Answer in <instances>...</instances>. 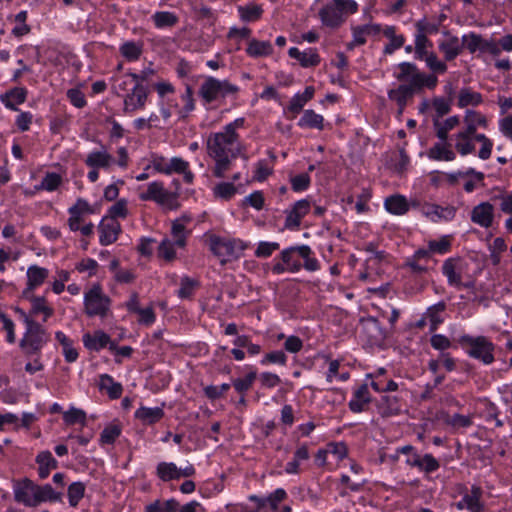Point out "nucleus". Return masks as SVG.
Wrapping results in <instances>:
<instances>
[{
	"mask_svg": "<svg viewBox=\"0 0 512 512\" xmlns=\"http://www.w3.org/2000/svg\"><path fill=\"white\" fill-rule=\"evenodd\" d=\"M99 388L100 390H105L111 399L119 398L123 391L122 385L115 382L108 374L100 376Z\"/></svg>",
	"mask_w": 512,
	"mask_h": 512,
	"instance_id": "obj_32",
	"label": "nucleus"
},
{
	"mask_svg": "<svg viewBox=\"0 0 512 512\" xmlns=\"http://www.w3.org/2000/svg\"><path fill=\"white\" fill-rule=\"evenodd\" d=\"M158 255L167 261H172L176 256L174 244L170 240L164 239L159 245Z\"/></svg>",
	"mask_w": 512,
	"mask_h": 512,
	"instance_id": "obj_61",
	"label": "nucleus"
},
{
	"mask_svg": "<svg viewBox=\"0 0 512 512\" xmlns=\"http://www.w3.org/2000/svg\"><path fill=\"white\" fill-rule=\"evenodd\" d=\"M164 416V411L160 407L148 408L140 407L135 412V417L145 425H151L160 421Z\"/></svg>",
	"mask_w": 512,
	"mask_h": 512,
	"instance_id": "obj_29",
	"label": "nucleus"
},
{
	"mask_svg": "<svg viewBox=\"0 0 512 512\" xmlns=\"http://www.w3.org/2000/svg\"><path fill=\"white\" fill-rule=\"evenodd\" d=\"M157 475L162 481L179 479L178 468L174 463L160 462L157 465Z\"/></svg>",
	"mask_w": 512,
	"mask_h": 512,
	"instance_id": "obj_44",
	"label": "nucleus"
},
{
	"mask_svg": "<svg viewBox=\"0 0 512 512\" xmlns=\"http://www.w3.org/2000/svg\"><path fill=\"white\" fill-rule=\"evenodd\" d=\"M30 302L32 304V315L42 313L44 315L43 321H46L50 316L53 315L54 310L48 306L44 297L32 296L30 298Z\"/></svg>",
	"mask_w": 512,
	"mask_h": 512,
	"instance_id": "obj_43",
	"label": "nucleus"
},
{
	"mask_svg": "<svg viewBox=\"0 0 512 512\" xmlns=\"http://www.w3.org/2000/svg\"><path fill=\"white\" fill-rule=\"evenodd\" d=\"M207 153L215 161L213 174L223 178L230 170L231 163L239 155H244V147L239 139H233L223 132L212 133L207 139Z\"/></svg>",
	"mask_w": 512,
	"mask_h": 512,
	"instance_id": "obj_1",
	"label": "nucleus"
},
{
	"mask_svg": "<svg viewBox=\"0 0 512 512\" xmlns=\"http://www.w3.org/2000/svg\"><path fill=\"white\" fill-rule=\"evenodd\" d=\"M423 214L432 221L452 220L455 217L456 209L453 206L442 207L437 204H424L422 207Z\"/></svg>",
	"mask_w": 512,
	"mask_h": 512,
	"instance_id": "obj_16",
	"label": "nucleus"
},
{
	"mask_svg": "<svg viewBox=\"0 0 512 512\" xmlns=\"http://www.w3.org/2000/svg\"><path fill=\"white\" fill-rule=\"evenodd\" d=\"M319 16L324 25L332 28L338 27L344 22L343 14L333 4L324 6L320 10Z\"/></svg>",
	"mask_w": 512,
	"mask_h": 512,
	"instance_id": "obj_20",
	"label": "nucleus"
},
{
	"mask_svg": "<svg viewBox=\"0 0 512 512\" xmlns=\"http://www.w3.org/2000/svg\"><path fill=\"white\" fill-rule=\"evenodd\" d=\"M239 88L227 80H219L214 77L205 78L199 89V94L206 103H212L229 94H236Z\"/></svg>",
	"mask_w": 512,
	"mask_h": 512,
	"instance_id": "obj_5",
	"label": "nucleus"
},
{
	"mask_svg": "<svg viewBox=\"0 0 512 512\" xmlns=\"http://www.w3.org/2000/svg\"><path fill=\"white\" fill-rule=\"evenodd\" d=\"M83 343L87 349L99 351L100 349L106 347L107 345L110 346L112 342L108 334L101 330H98L92 335L89 333L85 334L83 336Z\"/></svg>",
	"mask_w": 512,
	"mask_h": 512,
	"instance_id": "obj_23",
	"label": "nucleus"
},
{
	"mask_svg": "<svg viewBox=\"0 0 512 512\" xmlns=\"http://www.w3.org/2000/svg\"><path fill=\"white\" fill-rule=\"evenodd\" d=\"M481 38V35L474 32H471L468 35H464L462 37L463 47L465 46L470 53H475L480 49Z\"/></svg>",
	"mask_w": 512,
	"mask_h": 512,
	"instance_id": "obj_60",
	"label": "nucleus"
},
{
	"mask_svg": "<svg viewBox=\"0 0 512 512\" xmlns=\"http://www.w3.org/2000/svg\"><path fill=\"white\" fill-rule=\"evenodd\" d=\"M429 156L435 160L453 161L456 158V154L450 148L445 147L442 144H435L429 150Z\"/></svg>",
	"mask_w": 512,
	"mask_h": 512,
	"instance_id": "obj_46",
	"label": "nucleus"
},
{
	"mask_svg": "<svg viewBox=\"0 0 512 512\" xmlns=\"http://www.w3.org/2000/svg\"><path fill=\"white\" fill-rule=\"evenodd\" d=\"M442 272L447 277L448 283L453 286H461L462 279L461 275L456 273V260L449 258L444 261L442 266Z\"/></svg>",
	"mask_w": 512,
	"mask_h": 512,
	"instance_id": "obj_40",
	"label": "nucleus"
},
{
	"mask_svg": "<svg viewBox=\"0 0 512 512\" xmlns=\"http://www.w3.org/2000/svg\"><path fill=\"white\" fill-rule=\"evenodd\" d=\"M98 231L100 244L107 246L117 241L121 225L116 219L104 217L98 225Z\"/></svg>",
	"mask_w": 512,
	"mask_h": 512,
	"instance_id": "obj_9",
	"label": "nucleus"
},
{
	"mask_svg": "<svg viewBox=\"0 0 512 512\" xmlns=\"http://www.w3.org/2000/svg\"><path fill=\"white\" fill-rule=\"evenodd\" d=\"M256 377V371H251L244 378L235 379L233 381V386L237 392L244 393L252 387Z\"/></svg>",
	"mask_w": 512,
	"mask_h": 512,
	"instance_id": "obj_53",
	"label": "nucleus"
},
{
	"mask_svg": "<svg viewBox=\"0 0 512 512\" xmlns=\"http://www.w3.org/2000/svg\"><path fill=\"white\" fill-rule=\"evenodd\" d=\"M48 340L49 335L39 323H30L29 326H26V331L20 340L19 346L26 356H38Z\"/></svg>",
	"mask_w": 512,
	"mask_h": 512,
	"instance_id": "obj_4",
	"label": "nucleus"
},
{
	"mask_svg": "<svg viewBox=\"0 0 512 512\" xmlns=\"http://www.w3.org/2000/svg\"><path fill=\"white\" fill-rule=\"evenodd\" d=\"M287 498V493L284 489L278 488L267 497H265L266 505L275 511L278 509L279 504Z\"/></svg>",
	"mask_w": 512,
	"mask_h": 512,
	"instance_id": "obj_57",
	"label": "nucleus"
},
{
	"mask_svg": "<svg viewBox=\"0 0 512 512\" xmlns=\"http://www.w3.org/2000/svg\"><path fill=\"white\" fill-rule=\"evenodd\" d=\"M197 286V282L189 277H183L180 282L178 296L182 299L190 298Z\"/></svg>",
	"mask_w": 512,
	"mask_h": 512,
	"instance_id": "obj_55",
	"label": "nucleus"
},
{
	"mask_svg": "<svg viewBox=\"0 0 512 512\" xmlns=\"http://www.w3.org/2000/svg\"><path fill=\"white\" fill-rule=\"evenodd\" d=\"M481 496L482 489L478 486H472L470 493H466L463 496L466 509L470 512H482L484 505L480 501Z\"/></svg>",
	"mask_w": 512,
	"mask_h": 512,
	"instance_id": "obj_30",
	"label": "nucleus"
},
{
	"mask_svg": "<svg viewBox=\"0 0 512 512\" xmlns=\"http://www.w3.org/2000/svg\"><path fill=\"white\" fill-rule=\"evenodd\" d=\"M363 332L372 345H380L386 339L385 330L375 318H369L363 323Z\"/></svg>",
	"mask_w": 512,
	"mask_h": 512,
	"instance_id": "obj_17",
	"label": "nucleus"
},
{
	"mask_svg": "<svg viewBox=\"0 0 512 512\" xmlns=\"http://www.w3.org/2000/svg\"><path fill=\"white\" fill-rule=\"evenodd\" d=\"M399 72L394 77L400 82H411L415 92L424 87L433 89L436 87L438 79L434 74L421 73L414 63L402 62L398 64Z\"/></svg>",
	"mask_w": 512,
	"mask_h": 512,
	"instance_id": "obj_2",
	"label": "nucleus"
},
{
	"mask_svg": "<svg viewBox=\"0 0 512 512\" xmlns=\"http://www.w3.org/2000/svg\"><path fill=\"white\" fill-rule=\"evenodd\" d=\"M85 485L82 482H73L69 485L67 495L71 507H76L84 497Z\"/></svg>",
	"mask_w": 512,
	"mask_h": 512,
	"instance_id": "obj_47",
	"label": "nucleus"
},
{
	"mask_svg": "<svg viewBox=\"0 0 512 512\" xmlns=\"http://www.w3.org/2000/svg\"><path fill=\"white\" fill-rule=\"evenodd\" d=\"M139 198L142 201H154L170 210H176L180 206L177 194L166 190L164 184L159 181L151 182L147 190L139 195Z\"/></svg>",
	"mask_w": 512,
	"mask_h": 512,
	"instance_id": "obj_7",
	"label": "nucleus"
},
{
	"mask_svg": "<svg viewBox=\"0 0 512 512\" xmlns=\"http://www.w3.org/2000/svg\"><path fill=\"white\" fill-rule=\"evenodd\" d=\"M120 52L127 60L135 61L141 56L142 47L136 42L128 41L121 45Z\"/></svg>",
	"mask_w": 512,
	"mask_h": 512,
	"instance_id": "obj_49",
	"label": "nucleus"
},
{
	"mask_svg": "<svg viewBox=\"0 0 512 512\" xmlns=\"http://www.w3.org/2000/svg\"><path fill=\"white\" fill-rule=\"evenodd\" d=\"M440 23H433L423 18L415 23L417 34H423L428 37L429 34H434L439 31Z\"/></svg>",
	"mask_w": 512,
	"mask_h": 512,
	"instance_id": "obj_56",
	"label": "nucleus"
},
{
	"mask_svg": "<svg viewBox=\"0 0 512 512\" xmlns=\"http://www.w3.org/2000/svg\"><path fill=\"white\" fill-rule=\"evenodd\" d=\"M323 122V116L315 113L314 110L308 109L304 111L303 116L300 118L298 122V125L300 127L315 128L318 130H322L324 127Z\"/></svg>",
	"mask_w": 512,
	"mask_h": 512,
	"instance_id": "obj_37",
	"label": "nucleus"
},
{
	"mask_svg": "<svg viewBox=\"0 0 512 512\" xmlns=\"http://www.w3.org/2000/svg\"><path fill=\"white\" fill-rule=\"evenodd\" d=\"M152 18L157 28L173 27L178 22V17L168 11L156 12Z\"/></svg>",
	"mask_w": 512,
	"mask_h": 512,
	"instance_id": "obj_45",
	"label": "nucleus"
},
{
	"mask_svg": "<svg viewBox=\"0 0 512 512\" xmlns=\"http://www.w3.org/2000/svg\"><path fill=\"white\" fill-rule=\"evenodd\" d=\"M379 413L383 417H390L393 415H398L401 412V404L399 399L396 396H381L380 400L377 404Z\"/></svg>",
	"mask_w": 512,
	"mask_h": 512,
	"instance_id": "obj_22",
	"label": "nucleus"
},
{
	"mask_svg": "<svg viewBox=\"0 0 512 512\" xmlns=\"http://www.w3.org/2000/svg\"><path fill=\"white\" fill-rule=\"evenodd\" d=\"M246 52L251 57H262L268 56L273 52V46L269 41H258L256 39H252Z\"/></svg>",
	"mask_w": 512,
	"mask_h": 512,
	"instance_id": "obj_35",
	"label": "nucleus"
},
{
	"mask_svg": "<svg viewBox=\"0 0 512 512\" xmlns=\"http://www.w3.org/2000/svg\"><path fill=\"white\" fill-rule=\"evenodd\" d=\"M288 54L291 58L298 60L300 65L305 68L315 67L321 61L316 49L313 48L301 52L298 48L292 47L289 49Z\"/></svg>",
	"mask_w": 512,
	"mask_h": 512,
	"instance_id": "obj_18",
	"label": "nucleus"
},
{
	"mask_svg": "<svg viewBox=\"0 0 512 512\" xmlns=\"http://www.w3.org/2000/svg\"><path fill=\"white\" fill-rule=\"evenodd\" d=\"M48 277V270L37 265H32L27 270V279L30 287L40 286Z\"/></svg>",
	"mask_w": 512,
	"mask_h": 512,
	"instance_id": "obj_41",
	"label": "nucleus"
},
{
	"mask_svg": "<svg viewBox=\"0 0 512 512\" xmlns=\"http://www.w3.org/2000/svg\"><path fill=\"white\" fill-rule=\"evenodd\" d=\"M310 185V176L307 173H301L291 178V187L294 191H304Z\"/></svg>",
	"mask_w": 512,
	"mask_h": 512,
	"instance_id": "obj_63",
	"label": "nucleus"
},
{
	"mask_svg": "<svg viewBox=\"0 0 512 512\" xmlns=\"http://www.w3.org/2000/svg\"><path fill=\"white\" fill-rule=\"evenodd\" d=\"M463 122L465 124V130L467 133L474 134L477 131V127H488V120L485 115L475 110H466Z\"/></svg>",
	"mask_w": 512,
	"mask_h": 512,
	"instance_id": "obj_21",
	"label": "nucleus"
},
{
	"mask_svg": "<svg viewBox=\"0 0 512 512\" xmlns=\"http://www.w3.org/2000/svg\"><path fill=\"white\" fill-rule=\"evenodd\" d=\"M460 343L467 348L470 357L480 360L486 365L494 362V344L485 336L473 337L463 335Z\"/></svg>",
	"mask_w": 512,
	"mask_h": 512,
	"instance_id": "obj_3",
	"label": "nucleus"
},
{
	"mask_svg": "<svg viewBox=\"0 0 512 512\" xmlns=\"http://www.w3.org/2000/svg\"><path fill=\"white\" fill-rule=\"evenodd\" d=\"M385 208L392 214L403 215L408 211V203L404 196L393 195L386 198Z\"/></svg>",
	"mask_w": 512,
	"mask_h": 512,
	"instance_id": "obj_36",
	"label": "nucleus"
},
{
	"mask_svg": "<svg viewBox=\"0 0 512 512\" xmlns=\"http://www.w3.org/2000/svg\"><path fill=\"white\" fill-rule=\"evenodd\" d=\"M62 178L55 172H48L42 179L37 189L46 190L49 192L55 191L61 184Z\"/></svg>",
	"mask_w": 512,
	"mask_h": 512,
	"instance_id": "obj_50",
	"label": "nucleus"
},
{
	"mask_svg": "<svg viewBox=\"0 0 512 512\" xmlns=\"http://www.w3.org/2000/svg\"><path fill=\"white\" fill-rule=\"evenodd\" d=\"M35 483L28 478L18 482L14 488L15 500L29 507H35Z\"/></svg>",
	"mask_w": 512,
	"mask_h": 512,
	"instance_id": "obj_12",
	"label": "nucleus"
},
{
	"mask_svg": "<svg viewBox=\"0 0 512 512\" xmlns=\"http://www.w3.org/2000/svg\"><path fill=\"white\" fill-rule=\"evenodd\" d=\"M371 401L368 386L362 384L353 395L349 402V408L354 413L364 411L365 406Z\"/></svg>",
	"mask_w": 512,
	"mask_h": 512,
	"instance_id": "obj_25",
	"label": "nucleus"
},
{
	"mask_svg": "<svg viewBox=\"0 0 512 512\" xmlns=\"http://www.w3.org/2000/svg\"><path fill=\"white\" fill-rule=\"evenodd\" d=\"M120 434V426L117 424H110L103 429L100 435V441L104 444H112L120 436Z\"/></svg>",
	"mask_w": 512,
	"mask_h": 512,
	"instance_id": "obj_51",
	"label": "nucleus"
},
{
	"mask_svg": "<svg viewBox=\"0 0 512 512\" xmlns=\"http://www.w3.org/2000/svg\"><path fill=\"white\" fill-rule=\"evenodd\" d=\"M445 309L446 303L444 301H440L427 309L425 317L429 319L431 323V330H436L438 325L443 322L441 314L445 311Z\"/></svg>",
	"mask_w": 512,
	"mask_h": 512,
	"instance_id": "obj_39",
	"label": "nucleus"
},
{
	"mask_svg": "<svg viewBox=\"0 0 512 512\" xmlns=\"http://www.w3.org/2000/svg\"><path fill=\"white\" fill-rule=\"evenodd\" d=\"M191 221V217L188 215H182L180 218L175 219L172 222L171 234L175 239V245L178 247H184L186 244V230L185 224Z\"/></svg>",
	"mask_w": 512,
	"mask_h": 512,
	"instance_id": "obj_26",
	"label": "nucleus"
},
{
	"mask_svg": "<svg viewBox=\"0 0 512 512\" xmlns=\"http://www.w3.org/2000/svg\"><path fill=\"white\" fill-rule=\"evenodd\" d=\"M415 93L411 82H408L407 84H401L397 88L389 90L388 97L390 100L396 102L398 105V113L402 114L408 100L412 99Z\"/></svg>",
	"mask_w": 512,
	"mask_h": 512,
	"instance_id": "obj_15",
	"label": "nucleus"
},
{
	"mask_svg": "<svg viewBox=\"0 0 512 512\" xmlns=\"http://www.w3.org/2000/svg\"><path fill=\"white\" fill-rule=\"evenodd\" d=\"M298 256L303 259L302 267L307 271H317L320 268L319 261L313 256V251L308 245L297 246Z\"/></svg>",
	"mask_w": 512,
	"mask_h": 512,
	"instance_id": "obj_33",
	"label": "nucleus"
},
{
	"mask_svg": "<svg viewBox=\"0 0 512 512\" xmlns=\"http://www.w3.org/2000/svg\"><path fill=\"white\" fill-rule=\"evenodd\" d=\"M440 467L439 461L432 454L421 456L418 469L425 473H432Z\"/></svg>",
	"mask_w": 512,
	"mask_h": 512,
	"instance_id": "obj_52",
	"label": "nucleus"
},
{
	"mask_svg": "<svg viewBox=\"0 0 512 512\" xmlns=\"http://www.w3.org/2000/svg\"><path fill=\"white\" fill-rule=\"evenodd\" d=\"M280 256L281 260L287 265L289 272L296 273L301 270L302 264L299 261L297 246L284 249Z\"/></svg>",
	"mask_w": 512,
	"mask_h": 512,
	"instance_id": "obj_31",
	"label": "nucleus"
},
{
	"mask_svg": "<svg viewBox=\"0 0 512 512\" xmlns=\"http://www.w3.org/2000/svg\"><path fill=\"white\" fill-rule=\"evenodd\" d=\"M311 204L308 200L302 199L293 205L290 211H287L285 219V228L296 230L301 224L302 218L310 211Z\"/></svg>",
	"mask_w": 512,
	"mask_h": 512,
	"instance_id": "obj_11",
	"label": "nucleus"
},
{
	"mask_svg": "<svg viewBox=\"0 0 512 512\" xmlns=\"http://www.w3.org/2000/svg\"><path fill=\"white\" fill-rule=\"evenodd\" d=\"M26 19H27V11H25V10L20 11L15 16V22L17 23V25L12 30V33L15 36L20 37V36L26 35L30 32V27L26 24Z\"/></svg>",
	"mask_w": 512,
	"mask_h": 512,
	"instance_id": "obj_54",
	"label": "nucleus"
},
{
	"mask_svg": "<svg viewBox=\"0 0 512 512\" xmlns=\"http://www.w3.org/2000/svg\"><path fill=\"white\" fill-rule=\"evenodd\" d=\"M64 420L69 425H73L75 423L84 424L86 421V413L81 409L72 407L64 413Z\"/></svg>",
	"mask_w": 512,
	"mask_h": 512,
	"instance_id": "obj_59",
	"label": "nucleus"
},
{
	"mask_svg": "<svg viewBox=\"0 0 512 512\" xmlns=\"http://www.w3.org/2000/svg\"><path fill=\"white\" fill-rule=\"evenodd\" d=\"M214 192L216 196L227 200L236 193V187L232 183L223 182L215 187Z\"/></svg>",
	"mask_w": 512,
	"mask_h": 512,
	"instance_id": "obj_64",
	"label": "nucleus"
},
{
	"mask_svg": "<svg viewBox=\"0 0 512 512\" xmlns=\"http://www.w3.org/2000/svg\"><path fill=\"white\" fill-rule=\"evenodd\" d=\"M34 496H35L36 506L42 502H46V501L56 502V501H61V499H62V493L56 492L50 484H45L42 486L35 484V495Z\"/></svg>",
	"mask_w": 512,
	"mask_h": 512,
	"instance_id": "obj_28",
	"label": "nucleus"
},
{
	"mask_svg": "<svg viewBox=\"0 0 512 512\" xmlns=\"http://www.w3.org/2000/svg\"><path fill=\"white\" fill-rule=\"evenodd\" d=\"M483 102L481 93L473 91L471 88H462L458 93L457 106L465 108L468 106H478Z\"/></svg>",
	"mask_w": 512,
	"mask_h": 512,
	"instance_id": "obj_27",
	"label": "nucleus"
},
{
	"mask_svg": "<svg viewBox=\"0 0 512 512\" xmlns=\"http://www.w3.org/2000/svg\"><path fill=\"white\" fill-rule=\"evenodd\" d=\"M494 219V206L489 202L476 205L471 211V221L483 228H489Z\"/></svg>",
	"mask_w": 512,
	"mask_h": 512,
	"instance_id": "obj_13",
	"label": "nucleus"
},
{
	"mask_svg": "<svg viewBox=\"0 0 512 512\" xmlns=\"http://www.w3.org/2000/svg\"><path fill=\"white\" fill-rule=\"evenodd\" d=\"M127 201L125 199H120L116 203H114L109 209L108 218L116 219L118 217L125 218L127 216Z\"/></svg>",
	"mask_w": 512,
	"mask_h": 512,
	"instance_id": "obj_62",
	"label": "nucleus"
},
{
	"mask_svg": "<svg viewBox=\"0 0 512 512\" xmlns=\"http://www.w3.org/2000/svg\"><path fill=\"white\" fill-rule=\"evenodd\" d=\"M429 47H432V42L425 37L423 34L415 35V58L418 60H423L425 56H427L430 52L427 50Z\"/></svg>",
	"mask_w": 512,
	"mask_h": 512,
	"instance_id": "obj_48",
	"label": "nucleus"
},
{
	"mask_svg": "<svg viewBox=\"0 0 512 512\" xmlns=\"http://www.w3.org/2000/svg\"><path fill=\"white\" fill-rule=\"evenodd\" d=\"M114 162V158L111 154H109L105 149L100 151H93L87 155L85 159V164L88 167L95 169H107Z\"/></svg>",
	"mask_w": 512,
	"mask_h": 512,
	"instance_id": "obj_19",
	"label": "nucleus"
},
{
	"mask_svg": "<svg viewBox=\"0 0 512 512\" xmlns=\"http://www.w3.org/2000/svg\"><path fill=\"white\" fill-rule=\"evenodd\" d=\"M426 62V65L430 70L436 73H445L447 70V65L440 61L437 55L434 52L429 53L423 59Z\"/></svg>",
	"mask_w": 512,
	"mask_h": 512,
	"instance_id": "obj_58",
	"label": "nucleus"
},
{
	"mask_svg": "<svg viewBox=\"0 0 512 512\" xmlns=\"http://www.w3.org/2000/svg\"><path fill=\"white\" fill-rule=\"evenodd\" d=\"M443 34L447 39L439 43V50L444 54L446 61H452L462 53V40L460 41L457 36L451 35L449 31H444Z\"/></svg>",
	"mask_w": 512,
	"mask_h": 512,
	"instance_id": "obj_14",
	"label": "nucleus"
},
{
	"mask_svg": "<svg viewBox=\"0 0 512 512\" xmlns=\"http://www.w3.org/2000/svg\"><path fill=\"white\" fill-rule=\"evenodd\" d=\"M26 90L24 88H14L1 96L2 102L7 108L17 110L16 106L26 100Z\"/></svg>",
	"mask_w": 512,
	"mask_h": 512,
	"instance_id": "obj_34",
	"label": "nucleus"
},
{
	"mask_svg": "<svg viewBox=\"0 0 512 512\" xmlns=\"http://www.w3.org/2000/svg\"><path fill=\"white\" fill-rule=\"evenodd\" d=\"M238 12L240 18L245 22H254L261 18L263 14V9L260 5L255 3H250L245 6H239Z\"/></svg>",
	"mask_w": 512,
	"mask_h": 512,
	"instance_id": "obj_38",
	"label": "nucleus"
},
{
	"mask_svg": "<svg viewBox=\"0 0 512 512\" xmlns=\"http://www.w3.org/2000/svg\"><path fill=\"white\" fill-rule=\"evenodd\" d=\"M178 508L179 502L175 499L156 500L145 507V512H176Z\"/></svg>",
	"mask_w": 512,
	"mask_h": 512,
	"instance_id": "obj_42",
	"label": "nucleus"
},
{
	"mask_svg": "<svg viewBox=\"0 0 512 512\" xmlns=\"http://www.w3.org/2000/svg\"><path fill=\"white\" fill-rule=\"evenodd\" d=\"M473 136L474 134L467 133L465 129L454 135L455 149L460 155L465 156L474 152Z\"/></svg>",
	"mask_w": 512,
	"mask_h": 512,
	"instance_id": "obj_24",
	"label": "nucleus"
},
{
	"mask_svg": "<svg viewBox=\"0 0 512 512\" xmlns=\"http://www.w3.org/2000/svg\"><path fill=\"white\" fill-rule=\"evenodd\" d=\"M149 91L148 88L141 83H136L131 93L124 98V111L131 112L141 109L145 106Z\"/></svg>",
	"mask_w": 512,
	"mask_h": 512,
	"instance_id": "obj_10",
	"label": "nucleus"
},
{
	"mask_svg": "<svg viewBox=\"0 0 512 512\" xmlns=\"http://www.w3.org/2000/svg\"><path fill=\"white\" fill-rule=\"evenodd\" d=\"M111 299L104 294L99 284L93 285L84 295L85 313L90 316H107Z\"/></svg>",
	"mask_w": 512,
	"mask_h": 512,
	"instance_id": "obj_6",
	"label": "nucleus"
},
{
	"mask_svg": "<svg viewBox=\"0 0 512 512\" xmlns=\"http://www.w3.org/2000/svg\"><path fill=\"white\" fill-rule=\"evenodd\" d=\"M244 247L240 241L224 239L217 236L210 238V250L220 260L222 265L239 257V251Z\"/></svg>",
	"mask_w": 512,
	"mask_h": 512,
	"instance_id": "obj_8",
	"label": "nucleus"
}]
</instances>
